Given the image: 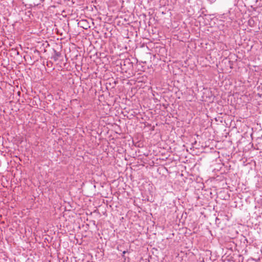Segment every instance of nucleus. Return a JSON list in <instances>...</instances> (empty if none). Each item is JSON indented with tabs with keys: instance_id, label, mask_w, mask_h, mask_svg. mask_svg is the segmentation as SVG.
Returning a JSON list of instances; mask_svg holds the SVG:
<instances>
[{
	"instance_id": "f257e3e1",
	"label": "nucleus",
	"mask_w": 262,
	"mask_h": 262,
	"mask_svg": "<svg viewBox=\"0 0 262 262\" xmlns=\"http://www.w3.org/2000/svg\"><path fill=\"white\" fill-rule=\"evenodd\" d=\"M55 55L56 56V57H54V58L55 60H57V57H58L60 55V53L55 51Z\"/></svg>"
}]
</instances>
